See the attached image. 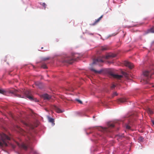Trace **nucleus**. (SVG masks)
Returning <instances> with one entry per match:
<instances>
[{
	"instance_id": "1",
	"label": "nucleus",
	"mask_w": 154,
	"mask_h": 154,
	"mask_svg": "<svg viewBox=\"0 0 154 154\" xmlns=\"http://www.w3.org/2000/svg\"><path fill=\"white\" fill-rule=\"evenodd\" d=\"M33 140L30 137L28 138L26 143H23L21 144L17 143L18 146L21 149L25 150H27L28 148L30 149V152L33 154H38L37 152L33 150V149L31 146V144L32 143Z\"/></svg>"
},
{
	"instance_id": "2",
	"label": "nucleus",
	"mask_w": 154,
	"mask_h": 154,
	"mask_svg": "<svg viewBox=\"0 0 154 154\" xmlns=\"http://www.w3.org/2000/svg\"><path fill=\"white\" fill-rule=\"evenodd\" d=\"M144 76L143 78V81L144 84H147L148 83L149 80L151 78V76L154 74V66H151L148 69L145 71L143 73Z\"/></svg>"
},
{
	"instance_id": "3",
	"label": "nucleus",
	"mask_w": 154,
	"mask_h": 154,
	"mask_svg": "<svg viewBox=\"0 0 154 154\" xmlns=\"http://www.w3.org/2000/svg\"><path fill=\"white\" fill-rule=\"evenodd\" d=\"M10 140V138L6 134L4 133L1 134L0 137V147L7 146L8 141Z\"/></svg>"
},
{
	"instance_id": "4",
	"label": "nucleus",
	"mask_w": 154,
	"mask_h": 154,
	"mask_svg": "<svg viewBox=\"0 0 154 154\" xmlns=\"http://www.w3.org/2000/svg\"><path fill=\"white\" fill-rule=\"evenodd\" d=\"M79 56L77 53H72L71 54V56H68L64 58L62 60L63 63H66L69 64H71L77 59L79 58Z\"/></svg>"
},
{
	"instance_id": "5",
	"label": "nucleus",
	"mask_w": 154,
	"mask_h": 154,
	"mask_svg": "<svg viewBox=\"0 0 154 154\" xmlns=\"http://www.w3.org/2000/svg\"><path fill=\"white\" fill-rule=\"evenodd\" d=\"M116 56V55L113 54H109L106 56H103L102 57L100 56L96 59L93 60V64H98L100 63H103L104 62V59H108L110 58L114 57Z\"/></svg>"
},
{
	"instance_id": "6",
	"label": "nucleus",
	"mask_w": 154,
	"mask_h": 154,
	"mask_svg": "<svg viewBox=\"0 0 154 154\" xmlns=\"http://www.w3.org/2000/svg\"><path fill=\"white\" fill-rule=\"evenodd\" d=\"M108 74L110 75L113 78L117 79H120L123 77L122 75L114 74L113 72L111 71H109L108 72Z\"/></svg>"
},
{
	"instance_id": "7",
	"label": "nucleus",
	"mask_w": 154,
	"mask_h": 154,
	"mask_svg": "<svg viewBox=\"0 0 154 154\" xmlns=\"http://www.w3.org/2000/svg\"><path fill=\"white\" fill-rule=\"evenodd\" d=\"M24 93L25 94V96L29 98L31 100H34V99L33 97L31 96V92L29 91H24Z\"/></svg>"
},
{
	"instance_id": "8",
	"label": "nucleus",
	"mask_w": 154,
	"mask_h": 154,
	"mask_svg": "<svg viewBox=\"0 0 154 154\" xmlns=\"http://www.w3.org/2000/svg\"><path fill=\"white\" fill-rule=\"evenodd\" d=\"M124 64L126 66L128 67L130 69H132L134 67L133 64L128 61H125L124 62Z\"/></svg>"
},
{
	"instance_id": "9",
	"label": "nucleus",
	"mask_w": 154,
	"mask_h": 154,
	"mask_svg": "<svg viewBox=\"0 0 154 154\" xmlns=\"http://www.w3.org/2000/svg\"><path fill=\"white\" fill-rule=\"evenodd\" d=\"M19 92V91H18V90L16 89H14L13 90H11L10 91L11 93L15 94L16 96H17L18 97L23 98V97H21V96L19 94H18L17 93Z\"/></svg>"
},
{
	"instance_id": "10",
	"label": "nucleus",
	"mask_w": 154,
	"mask_h": 154,
	"mask_svg": "<svg viewBox=\"0 0 154 154\" xmlns=\"http://www.w3.org/2000/svg\"><path fill=\"white\" fill-rule=\"evenodd\" d=\"M103 17V15H102L100 17H99L98 19H97V20H96L94 23L91 24V25H92V26H94V25H96V24H97L101 20V19Z\"/></svg>"
},
{
	"instance_id": "11",
	"label": "nucleus",
	"mask_w": 154,
	"mask_h": 154,
	"mask_svg": "<svg viewBox=\"0 0 154 154\" xmlns=\"http://www.w3.org/2000/svg\"><path fill=\"white\" fill-rule=\"evenodd\" d=\"M43 97L44 99L47 100H49L51 98V97L47 94H45L43 95Z\"/></svg>"
},
{
	"instance_id": "12",
	"label": "nucleus",
	"mask_w": 154,
	"mask_h": 154,
	"mask_svg": "<svg viewBox=\"0 0 154 154\" xmlns=\"http://www.w3.org/2000/svg\"><path fill=\"white\" fill-rule=\"evenodd\" d=\"M55 109L56 111L58 113H62L64 111V110H61L59 108L56 106L55 107Z\"/></svg>"
},
{
	"instance_id": "13",
	"label": "nucleus",
	"mask_w": 154,
	"mask_h": 154,
	"mask_svg": "<svg viewBox=\"0 0 154 154\" xmlns=\"http://www.w3.org/2000/svg\"><path fill=\"white\" fill-rule=\"evenodd\" d=\"M35 85L37 86L39 88H42V83L41 82H36L35 83Z\"/></svg>"
},
{
	"instance_id": "14",
	"label": "nucleus",
	"mask_w": 154,
	"mask_h": 154,
	"mask_svg": "<svg viewBox=\"0 0 154 154\" xmlns=\"http://www.w3.org/2000/svg\"><path fill=\"white\" fill-rule=\"evenodd\" d=\"M90 69L91 71L94 72L95 73H100L101 72V71H97L94 69L93 68H90Z\"/></svg>"
},
{
	"instance_id": "15",
	"label": "nucleus",
	"mask_w": 154,
	"mask_h": 154,
	"mask_svg": "<svg viewBox=\"0 0 154 154\" xmlns=\"http://www.w3.org/2000/svg\"><path fill=\"white\" fill-rule=\"evenodd\" d=\"M109 49V47L107 45H105L101 47V50L103 51H104Z\"/></svg>"
},
{
	"instance_id": "16",
	"label": "nucleus",
	"mask_w": 154,
	"mask_h": 154,
	"mask_svg": "<svg viewBox=\"0 0 154 154\" xmlns=\"http://www.w3.org/2000/svg\"><path fill=\"white\" fill-rule=\"evenodd\" d=\"M147 111L148 113L149 114H152L153 113V111L151 109H150L149 108H148L147 110Z\"/></svg>"
},
{
	"instance_id": "17",
	"label": "nucleus",
	"mask_w": 154,
	"mask_h": 154,
	"mask_svg": "<svg viewBox=\"0 0 154 154\" xmlns=\"http://www.w3.org/2000/svg\"><path fill=\"white\" fill-rule=\"evenodd\" d=\"M126 99L125 98H121L119 100V101L121 103H124L126 101Z\"/></svg>"
},
{
	"instance_id": "18",
	"label": "nucleus",
	"mask_w": 154,
	"mask_h": 154,
	"mask_svg": "<svg viewBox=\"0 0 154 154\" xmlns=\"http://www.w3.org/2000/svg\"><path fill=\"white\" fill-rule=\"evenodd\" d=\"M48 121L50 122H51L52 123H54V120L53 118H49Z\"/></svg>"
},
{
	"instance_id": "19",
	"label": "nucleus",
	"mask_w": 154,
	"mask_h": 154,
	"mask_svg": "<svg viewBox=\"0 0 154 154\" xmlns=\"http://www.w3.org/2000/svg\"><path fill=\"white\" fill-rule=\"evenodd\" d=\"M5 91L2 89H0V93L3 94H5Z\"/></svg>"
},
{
	"instance_id": "20",
	"label": "nucleus",
	"mask_w": 154,
	"mask_h": 154,
	"mask_svg": "<svg viewBox=\"0 0 154 154\" xmlns=\"http://www.w3.org/2000/svg\"><path fill=\"white\" fill-rule=\"evenodd\" d=\"M40 5H42L44 8V9H45L46 8V5L45 3H41Z\"/></svg>"
},
{
	"instance_id": "21",
	"label": "nucleus",
	"mask_w": 154,
	"mask_h": 154,
	"mask_svg": "<svg viewBox=\"0 0 154 154\" xmlns=\"http://www.w3.org/2000/svg\"><path fill=\"white\" fill-rule=\"evenodd\" d=\"M108 127L109 128H113L114 127V125L113 124H109L108 125Z\"/></svg>"
},
{
	"instance_id": "22",
	"label": "nucleus",
	"mask_w": 154,
	"mask_h": 154,
	"mask_svg": "<svg viewBox=\"0 0 154 154\" xmlns=\"http://www.w3.org/2000/svg\"><path fill=\"white\" fill-rule=\"evenodd\" d=\"M143 138L142 137H140L139 138V140L141 142L143 141Z\"/></svg>"
},
{
	"instance_id": "23",
	"label": "nucleus",
	"mask_w": 154,
	"mask_h": 154,
	"mask_svg": "<svg viewBox=\"0 0 154 154\" xmlns=\"http://www.w3.org/2000/svg\"><path fill=\"white\" fill-rule=\"evenodd\" d=\"M118 95V94L116 92H114L113 93V94L112 95V97H113L115 96H117Z\"/></svg>"
},
{
	"instance_id": "24",
	"label": "nucleus",
	"mask_w": 154,
	"mask_h": 154,
	"mask_svg": "<svg viewBox=\"0 0 154 154\" xmlns=\"http://www.w3.org/2000/svg\"><path fill=\"white\" fill-rule=\"evenodd\" d=\"M42 67L43 69H46L47 68V66L45 64H43L42 66Z\"/></svg>"
},
{
	"instance_id": "25",
	"label": "nucleus",
	"mask_w": 154,
	"mask_h": 154,
	"mask_svg": "<svg viewBox=\"0 0 154 154\" xmlns=\"http://www.w3.org/2000/svg\"><path fill=\"white\" fill-rule=\"evenodd\" d=\"M126 128L127 129H131V127L128 125H126Z\"/></svg>"
},
{
	"instance_id": "26",
	"label": "nucleus",
	"mask_w": 154,
	"mask_h": 154,
	"mask_svg": "<svg viewBox=\"0 0 154 154\" xmlns=\"http://www.w3.org/2000/svg\"><path fill=\"white\" fill-rule=\"evenodd\" d=\"M150 32L152 33H154V28H152L150 29Z\"/></svg>"
},
{
	"instance_id": "27",
	"label": "nucleus",
	"mask_w": 154,
	"mask_h": 154,
	"mask_svg": "<svg viewBox=\"0 0 154 154\" xmlns=\"http://www.w3.org/2000/svg\"><path fill=\"white\" fill-rule=\"evenodd\" d=\"M75 100L76 101H78V102H79L80 104H82V101H81V100H79L78 99H76Z\"/></svg>"
},
{
	"instance_id": "28",
	"label": "nucleus",
	"mask_w": 154,
	"mask_h": 154,
	"mask_svg": "<svg viewBox=\"0 0 154 154\" xmlns=\"http://www.w3.org/2000/svg\"><path fill=\"white\" fill-rule=\"evenodd\" d=\"M116 85H115L114 84H112L111 87V88L112 89H113L114 88L116 87Z\"/></svg>"
},
{
	"instance_id": "29",
	"label": "nucleus",
	"mask_w": 154,
	"mask_h": 154,
	"mask_svg": "<svg viewBox=\"0 0 154 154\" xmlns=\"http://www.w3.org/2000/svg\"><path fill=\"white\" fill-rule=\"evenodd\" d=\"M151 120L152 122V125H154V118H151Z\"/></svg>"
},
{
	"instance_id": "30",
	"label": "nucleus",
	"mask_w": 154,
	"mask_h": 154,
	"mask_svg": "<svg viewBox=\"0 0 154 154\" xmlns=\"http://www.w3.org/2000/svg\"><path fill=\"white\" fill-rule=\"evenodd\" d=\"M103 130L104 131H108V129L107 128H103Z\"/></svg>"
},
{
	"instance_id": "31",
	"label": "nucleus",
	"mask_w": 154,
	"mask_h": 154,
	"mask_svg": "<svg viewBox=\"0 0 154 154\" xmlns=\"http://www.w3.org/2000/svg\"><path fill=\"white\" fill-rule=\"evenodd\" d=\"M119 136L120 137H124V134H121V135H119Z\"/></svg>"
},
{
	"instance_id": "32",
	"label": "nucleus",
	"mask_w": 154,
	"mask_h": 154,
	"mask_svg": "<svg viewBox=\"0 0 154 154\" xmlns=\"http://www.w3.org/2000/svg\"><path fill=\"white\" fill-rule=\"evenodd\" d=\"M49 59V58H45V59H44V60H48Z\"/></svg>"
},
{
	"instance_id": "33",
	"label": "nucleus",
	"mask_w": 154,
	"mask_h": 154,
	"mask_svg": "<svg viewBox=\"0 0 154 154\" xmlns=\"http://www.w3.org/2000/svg\"><path fill=\"white\" fill-rule=\"evenodd\" d=\"M12 147L13 149H14L15 148V146H14L13 145L12 146Z\"/></svg>"
},
{
	"instance_id": "34",
	"label": "nucleus",
	"mask_w": 154,
	"mask_h": 154,
	"mask_svg": "<svg viewBox=\"0 0 154 154\" xmlns=\"http://www.w3.org/2000/svg\"><path fill=\"white\" fill-rule=\"evenodd\" d=\"M35 101H37V100H35Z\"/></svg>"
},
{
	"instance_id": "35",
	"label": "nucleus",
	"mask_w": 154,
	"mask_h": 154,
	"mask_svg": "<svg viewBox=\"0 0 154 154\" xmlns=\"http://www.w3.org/2000/svg\"><path fill=\"white\" fill-rule=\"evenodd\" d=\"M43 48V47H42L41 48V49H42Z\"/></svg>"
},
{
	"instance_id": "36",
	"label": "nucleus",
	"mask_w": 154,
	"mask_h": 154,
	"mask_svg": "<svg viewBox=\"0 0 154 154\" xmlns=\"http://www.w3.org/2000/svg\"><path fill=\"white\" fill-rule=\"evenodd\" d=\"M152 87H154V85H152Z\"/></svg>"
}]
</instances>
